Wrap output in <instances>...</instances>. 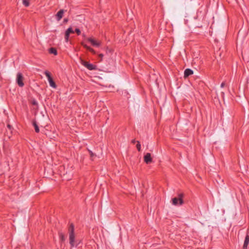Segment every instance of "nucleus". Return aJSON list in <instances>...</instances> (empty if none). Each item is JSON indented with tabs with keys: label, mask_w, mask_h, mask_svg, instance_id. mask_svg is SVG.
<instances>
[{
	"label": "nucleus",
	"mask_w": 249,
	"mask_h": 249,
	"mask_svg": "<svg viewBox=\"0 0 249 249\" xmlns=\"http://www.w3.org/2000/svg\"><path fill=\"white\" fill-rule=\"evenodd\" d=\"M82 64L89 70H94L96 69V66L85 61H82Z\"/></svg>",
	"instance_id": "39448f33"
},
{
	"label": "nucleus",
	"mask_w": 249,
	"mask_h": 249,
	"mask_svg": "<svg viewBox=\"0 0 249 249\" xmlns=\"http://www.w3.org/2000/svg\"><path fill=\"white\" fill-rule=\"evenodd\" d=\"M89 153L90 154V157H93L94 156V154L92 153V152L90 150H89Z\"/></svg>",
	"instance_id": "412c9836"
},
{
	"label": "nucleus",
	"mask_w": 249,
	"mask_h": 249,
	"mask_svg": "<svg viewBox=\"0 0 249 249\" xmlns=\"http://www.w3.org/2000/svg\"><path fill=\"white\" fill-rule=\"evenodd\" d=\"M33 125L35 127V131L36 133H38L39 132V127H38L37 124H36V122L33 123Z\"/></svg>",
	"instance_id": "4468645a"
},
{
	"label": "nucleus",
	"mask_w": 249,
	"mask_h": 249,
	"mask_svg": "<svg viewBox=\"0 0 249 249\" xmlns=\"http://www.w3.org/2000/svg\"><path fill=\"white\" fill-rule=\"evenodd\" d=\"M224 86H225V83H222L220 86H221V88H223V87H224Z\"/></svg>",
	"instance_id": "393cba45"
},
{
	"label": "nucleus",
	"mask_w": 249,
	"mask_h": 249,
	"mask_svg": "<svg viewBox=\"0 0 249 249\" xmlns=\"http://www.w3.org/2000/svg\"><path fill=\"white\" fill-rule=\"evenodd\" d=\"M136 142V140L135 139L134 140H132V141H131V142L133 144L135 143V142Z\"/></svg>",
	"instance_id": "b1692460"
},
{
	"label": "nucleus",
	"mask_w": 249,
	"mask_h": 249,
	"mask_svg": "<svg viewBox=\"0 0 249 249\" xmlns=\"http://www.w3.org/2000/svg\"><path fill=\"white\" fill-rule=\"evenodd\" d=\"M22 3L25 6L28 7L29 6V0H23Z\"/></svg>",
	"instance_id": "2eb2a0df"
},
{
	"label": "nucleus",
	"mask_w": 249,
	"mask_h": 249,
	"mask_svg": "<svg viewBox=\"0 0 249 249\" xmlns=\"http://www.w3.org/2000/svg\"><path fill=\"white\" fill-rule=\"evenodd\" d=\"M87 39L93 46L99 47L101 45V42L97 41L92 37H89Z\"/></svg>",
	"instance_id": "423d86ee"
},
{
	"label": "nucleus",
	"mask_w": 249,
	"mask_h": 249,
	"mask_svg": "<svg viewBox=\"0 0 249 249\" xmlns=\"http://www.w3.org/2000/svg\"><path fill=\"white\" fill-rule=\"evenodd\" d=\"M193 74V71L190 69H187L184 71V77L186 78Z\"/></svg>",
	"instance_id": "1a4fd4ad"
},
{
	"label": "nucleus",
	"mask_w": 249,
	"mask_h": 249,
	"mask_svg": "<svg viewBox=\"0 0 249 249\" xmlns=\"http://www.w3.org/2000/svg\"><path fill=\"white\" fill-rule=\"evenodd\" d=\"M137 145H136V147H137V150L139 151H140L141 150V144L140 143V142L139 141H137Z\"/></svg>",
	"instance_id": "f3484780"
},
{
	"label": "nucleus",
	"mask_w": 249,
	"mask_h": 249,
	"mask_svg": "<svg viewBox=\"0 0 249 249\" xmlns=\"http://www.w3.org/2000/svg\"><path fill=\"white\" fill-rule=\"evenodd\" d=\"M24 77L20 72H18L17 74L16 82L20 87H23L24 85L23 83Z\"/></svg>",
	"instance_id": "20e7f679"
},
{
	"label": "nucleus",
	"mask_w": 249,
	"mask_h": 249,
	"mask_svg": "<svg viewBox=\"0 0 249 249\" xmlns=\"http://www.w3.org/2000/svg\"><path fill=\"white\" fill-rule=\"evenodd\" d=\"M183 195L180 194L178 195V197H174L172 199V204L174 205H181L183 203V200L182 199Z\"/></svg>",
	"instance_id": "f03ea898"
},
{
	"label": "nucleus",
	"mask_w": 249,
	"mask_h": 249,
	"mask_svg": "<svg viewBox=\"0 0 249 249\" xmlns=\"http://www.w3.org/2000/svg\"><path fill=\"white\" fill-rule=\"evenodd\" d=\"M144 161L146 164H149L152 162V158L150 153H147L144 156Z\"/></svg>",
	"instance_id": "0eeeda50"
},
{
	"label": "nucleus",
	"mask_w": 249,
	"mask_h": 249,
	"mask_svg": "<svg viewBox=\"0 0 249 249\" xmlns=\"http://www.w3.org/2000/svg\"><path fill=\"white\" fill-rule=\"evenodd\" d=\"M83 46L85 48H86V49L89 50V52H91L92 53H93L94 54H95L96 53L95 51L92 48L88 46L87 45L83 44Z\"/></svg>",
	"instance_id": "9b49d317"
},
{
	"label": "nucleus",
	"mask_w": 249,
	"mask_h": 249,
	"mask_svg": "<svg viewBox=\"0 0 249 249\" xmlns=\"http://www.w3.org/2000/svg\"><path fill=\"white\" fill-rule=\"evenodd\" d=\"M32 105H35V106H36L38 104L37 101L35 100L32 101Z\"/></svg>",
	"instance_id": "aec40b11"
},
{
	"label": "nucleus",
	"mask_w": 249,
	"mask_h": 249,
	"mask_svg": "<svg viewBox=\"0 0 249 249\" xmlns=\"http://www.w3.org/2000/svg\"><path fill=\"white\" fill-rule=\"evenodd\" d=\"M69 36H70V35L69 34H68V33H65V39L66 42H68L69 41Z\"/></svg>",
	"instance_id": "a211bd4d"
},
{
	"label": "nucleus",
	"mask_w": 249,
	"mask_h": 249,
	"mask_svg": "<svg viewBox=\"0 0 249 249\" xmlns=\"http://www.w3.org/2000/svg\"><path fill=\"white\" fill-rule=\"evenodd\" d=\"M74 31L71 27L69 28L66 31V33H68L70 35L71 33H74Z\"/></svg>",
	"instance_id": "dca6fc26"
},
{
	"label": "nucleus",
	"mask_w": 249,
	"mask_h": 249,
	"mask_svg": "<svg viewBox=\"0 0 249 249\" xmlns=\"http://www.w3.org/2000/svg\"><path fill=\"white\" fill-rule=\"evenodd\" d=\"M7 127L8 128L9 130L11 131V126L10 124L7 125Z\"/></svg>",
	"instance_id": "4be33fe9"
},
{
	"label": "nucleus",
	"mask_w": 249,
	"mask_h": 249,
	"mask_svg": "<svg viewBox=\"0 0 249 249\" xmlns=\"http://www.w3.org/2000/svg\"><path fill=\"white\" fill-rule=\"evenodd\" d=\"M44 74L46 75V76L47 77V79H48V80L49 83V85H50V87H51L54 89H55L56 88V85L55 82L53 81V78L51 77L50 73L48 71H46L44 72Z\"/></svg>",
	"instance_id": "7ed1b4c3"
},
{
	"label": "nucleus",
	"mask_w": 249,
	"mask_h": 249,
	"mask_svg": "<svg viewBox=\"0 0 249 249\" xmlns=\"http://www.w3.org/2000/svg\"><path fill=\"white\" fill-rule=\"evenodd\" d=\"M75 32L77 33L78 35H80L81 34V31L78 28H76L75 30Z\"/></svg>",
	"instance_id": "6ab92c4d"
},
{
	"label": "nucleus",
	"mask_w": 249,
	"mask_h": 249,
	"mask_svg": "<svg viewBox=\"0 0 249 249\" xmlns=\"http://www.w3.org/2000/svg\"><path fill=\"white\" fill-rule=\"evenodd\" d=\"M99 57L102 59L104 56V55L102 53H100L99 55Z\"/></svg>",
	"instance_id": "5701e85b"
},
{
	"label": "nucleus",
	"mask_w": 249,
	"mask_h": 249,
	"mask_svg": "<svg viewBox=\"0 0 249 249\" xmlns=\"http://www.w3.org/2000/svg\"><path fill=\"white\" fill-rule=\"evenodd\" d=\"M59 236L61 242H63L65 240L66 238L64 234L62 232L59 233Z\"/></svg>",
	"instance_id": "f8f14e48"
},
{
	"label": "nucleus",
	"mask_w": 249,
	"mask_h": 249,
	"mask_svg": "<svg viewBox=\"0 0 249 249\" xmlns=\"http://www.w3.org/2000/svg\"><path fill=\"white\" fill-rule=\"evenodd\" d=\"M64 13V10L61 9L59 10L56 15V18L57 21L60 20V19L62 18L63 16V14Z\"/></svg>",
	"instance_id": "6e6552de"
},
{
	"label": "nucleus",
	"mask_w": 249,
	"mask_h": 249,
	"mask_svg": "<svg viewBox=\"0 0 249 249\" xmlns=\"http://www.w3.org/2000/svg\"><path fill=\"white\" fill-rule=\"evenodd\" d=\"M74 226L72 223H71L68 229L69 234L70 244L71 247L74 246L75 235H74Z\"/></svg>",
	"instance_id": "f257e3e1"
},
{
	"label": "nucleus",
	"mask_w": 249,
	"mask_h": 249,
	"mask_svg": "<svg viewBox=\"0 0 249 249\" xmlns=\"http://www.w3.org/2000/svg\"><path fill=\"white\" fill-rule=\"evenodd\" d=\"M49 52L51 53L54 54V55H56L57 54V51L55 49H54L53 48H51L50 49Z\"/></svg>",
	"instance_id": "ddd939ff"
},
{
	"label": "nucleus",
	"mask_w": 249,
	"mask_h": 249,
	"mask_svg": "<svg viewBox=\"0 0 249 249\" xmlns=\"http://www.w3.org/2000/svg\"><path fill=\"white\" fill-rule=\"evenodd\" d=\"M249 235H247L245 237V240H244V245H243V248L245 249H246L249 245Z\"/></svg>",
	"instance_id": "9d476101"
}]
</instances>
